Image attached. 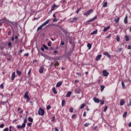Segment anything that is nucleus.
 Masks as SVG:
<instances>
[{"instance_id":"18","label":"nucleus","mask_w":131,"mask_h":131,"mask_svg":"<svg viewBox=\"0 0 131 131\" xmlns=\"http://www.w3.org/2000/svg\"><path fill=\"white\" fill-rule=\"evenodd\" d=\"M45 26L43 24L41 25L39 27H38L37 28V31H39V30H41V29H42V27Z\"/></svg>"},{"instance_id":"14","label":"nucleus","mask_w":131,"mask_h":131,"mask_svg":"<svg viewBox=\"0 0 131 131\" xmlns=\"http://www.w3.org/2000/svg\"><path fill=\"white\" fill-rule=\"evenodd\" d=\"M44 69L43 67H41L39 70V73H43Z\"/></svg>"},{"instance_id":"10","label":"nucleus","mask_w":131,"mask_h":131,"mask_svg":"<svg viewBox=\"0 0 131 131\" xmlns=\"http://www.w3.org/2000/svg\"><path fill=\"white\" fill-rule=\"evenodd\" d=\"M93 100H94V102H95V103H100V100H99V99H98L96 97H94L93 98Z\"/></svg>"},{"instance_id":"63","label":"nucleus","mask_w":131,"mask_h":131,"mask_svg":"<svg viewBox=\"0 0 131 131\" xmlns=\"http://www.w3.org/2000/svg\"><path fill=\"white\" fill-rule=\"evenodd\" d=\"M128 50H131V46L130 45H128Z\"/></svg>"},{"instance_id":"13","label":"nucleus","mask_w":131,"mask_h":131,"mask_svg":"<svg viewBox=\"0 0 131 131\" xmlns=\"http://www.w3.org/2000/svg\"><path fill=\"white\" fill-rule=\"evenodd\" d=\"M26 123H27V119H25L24 121V123L22 124H23V126H26Z\"/></svg>"},{"instance_id":"33","label":"nucleus","mask_w":131,"mask_h":131,"mask_svg":"<svg viewBox=\"0 0 131 131\" xmlns=\"http://www.w3.org/2000/svg\"><path fill=\"white\" fill-rule=\"evenodd\" d=\"M28 121H30V122H33V119H32V118L29 117Z\"/></svg>"},{"instance_id":"45","label":"nucleus","mask_w":131,"mask_h":131,"mask_svg":"<svg viewBox=\"0 0 131 131\" xmlns=\"http://www.w3.org/2000/svg\"><path fill=\"white\" fill-rule=\"evenodd\" d=\"M8 47H9V48L12 47V43L11 42H8Z\"/></svg>"},{"instance_id":"56","label":"nucleus","mask_w":131,"mask_h":131,"mask_svg":"<svg viewBox=\"0 0 131 131\" xmlns=\"http://www.w3.org/2000/svg\"><path fill=\"white\" fill-rule=\"evenodd\" d=\"M110 37H111V34H110V35H107V36L106 37V38H110Z\"/></svg>"},{"instance_id":"25","label":"nucleus","mask_w":131,"mask_h":131,"mask_svg":"<svg viewBox=\"0 0 131 131\" xmlns=\"http://www.w3.org/2000/svg\"><path fill=\"white\" fill-rule=\"evenodd\" d=\"M117 41L118 42H119L120 41V37H119V35H117L116 37Z\"/></svg>"},{"instance_id":"26","label":"nucleus","mask_w":131,"mask_h":131,"mask_svg":"<svg viewBox=\"0 0 131 131\" xmlns=\"http://www.w3.org/2000/svg\"><path fill=\"white\" fill-rule=\"evenodd\" d=\"M126 41H129V37L127 35L125 36Z\"/></svg>"},{"instance_id":"29","label":"nucleus","mask_w":131,"mask_h":131,"mask_svg":"<svg viewBox=\"0 0 131 131\" xmlns=\"http://www.w3.org/2000/svg\"><path fill=\"white\" fill-rule=\"evenodd\" d=\"M97 18V15H96L93 18L90 20V22H92L93 21H95Z\"/></svg>"},{"instance_id":"21","label":"nucleus","mask_w":131,"mask_h":131,"mask_svg":"<svg viewBox=\"0 0 131 131\" xmlns=\"http://www.w3.org/2000/svg\"><path fill=\"white\" fill-rule=\"evenodd\" d=\"M71 94H72V92L71 91L69 92L67 95H66V97L67 98H69V97H70V96H71Z\"/></svg>"},{"instance_id":"31","label":"nucleus","mask_w":131,"mask_h":131,"mask_svg":"<svg viewBox=\"0 0 131 131\" xmlns=\"http://www.w3.org/2000/svg\"><path fill=\"white\" fill-rule=\"evenodd\" d=\"M84 107H85V103L82 104V105H81L80 108V109H83Z\"/></svg>"},{"instance_id":"38","label":"nucleus","mask_w":131,"mask_h":131,"mask_svg":"<svg viewBox=\"0 0 131 131\" xmlns=\"http://www.w3.org/2000/svg\"><path fill=\"white\" fill-rule=\"evenodd\" d=\"M59 62L56 61V62H55V63L54 64L55 67H56V66H59Z\"/></svg>"},{"instance_id":"5","label":"nucleus","mask_w":131,"mask_h":131,"mask_svg":"<svg viewBox=\"0 0 131 131\" xmlns=\"http://www.w3.org/2000/svg\"><path fill=\"white\" fill-rule=\"evenodd\" d=\"M102 73H103V76L107 77L108 76V75H109V73H108L106 70H103L102 71Z\"/></svg>"},{"instance_id":"58","label":"nucleus","mask_w":131,"mask_h":131,"mask_svg":"<svg viewBox=\"0 0 131 131\" xmlns=\"http://www.w3.org/2000/svg\"><path fill=\"white\" fill-rule=\"evenodd\" d=\"M4 131H9V128L7 127L4 129Z\"/></svg>"},{"instance_id":"7","label":"nucleus","mask_w":131,"mask_h":131,"mask_svg":"<svg viewBox=\"0 0 131 131\" xmlns=\"http://www.w3.org/2000/svg\"><path fill=\"white\" fill-rule=\"evenodd\" d=\"M80 92H81V90L80 88H78L75 90V93L76 94H80Z\"/></svg>"},{"instance_id":"1","label":"nucleus","mask_w":131,"mask_h":131,"mask_svg":"<svg viewBox=\"0 0 131 131\" xmlns=\"http://www.w3.org/2000/svg\"><path fill=\"white\" fill-rule=\"evenodd\" d=\"M38 115H41V116H43L45 115V110L40 107L38 111Z\"/></svg>"},{"instance_id":"24","label":"nucleus","mask_w":131,"mask_h":131,"mask_svg":"<svg viewBox=\"0 0 131 131\" xmlns=\"http://www.w3.org/2000/svg\"><path fill=\"white\" fill-rule=\"evenodd\" d=\"M97 32H98V30H95L92 33H91V35H94V34H96V33H97Z\"/></svg>"},{"instance_id":"53","label":"nucleus","mask_w":131,"mask_h":131,"mask_svg":"<svg viewBox=\"0 0 131 131\" xmlns=\"http://www.w3.org/2000/svg\"><path fill=\"white\" fill-rule=\"evenodd\" d=\"M83 116L84 117H85V116H86V113H85V112H84L83 114Z\"/></svg>"},{"instance_id":"59","label":"nucleus","mask_w":131,"mask_h":131,"mask_svg":"<svg viewBox=\"0 0 131 131\" xmlns=\"http://www.w3.org/2000/svg\"><path fill=\"white\" fill-rule=\"evenodd\" d=\"M121 51H122V48H119V49L118 50V52H120Z\"/></svg>"},{"instance_id":"30","label":"nucleus","mask_w":131,"mask_h":131,"mask_svg":"<svg viewBox=\"0 0 131 131\" xmlns=\"http://www.w3.org/2000/svg\"><path fill=\"white\" fill-rule=\"evenodd\" d=\"M16 74L17 75H21V74H22V72L17 70L16 71Z\"/></svg>"},{"instance_id":"42","label":"nucleus","mask_w":131,"mask_h":131,"mask_svg":"<svg viewBox=\"0 0 131 131\" xmlns=\"http://www.w3.org/2000/svg\"><path fill=\"white\" fill-rule=\"evenodd\" d=\"M51 106L50 105H49L47 106V110H50V109H51Z\"/></svg>"},{"instance_id":"46","label":"nucleus","mask_w":131,"mask_h":131,"mask_svg":"<svg viewBox=\"0 0 131 131\" xmlns=\"http://www.w3.org/2000/svg\"><path fill=\"white\" fill-rule=\"evenodd\" d=\"M32 125V123H28L27 124L28 126H29V127L31 126Z\"/></svg>"},{"instance_id":"4","label":"nucleus","mask_w":131,"mask_h":131,"mask_svg":"<svg viewBox=\"0 0 131 131\" xmlns=\"http://www.w3.org/2000/svg\"><path fill=\"white\" fill-rule=\"evenodd\" d=\"M56 8H58V6L56 5V4H53L51 7V9L50 12H53V11H54Z\"/></svg>"},{"instance_id":"3","label":"nucleus","mask_w":131,"mask_h":131,"mask_svg":"<svg viewBox=\"0 0 131 131\" xmlns=\"http://www.w3.org/2000/svg\"><path fill=\"white\" fill-rule=\"evenodd\" d=\"M93 9H90L88 10V11L83 13L84 16H89V15H90L91 14H92V13H93Z\"/></svg>"},{"instance_id":"40","label":"nucleus","mask_w":131,"mask_h":131,"mask_svg":"<svg viewBox=\"0 0 131 131\" xmlns=\"http://www.w3.org/2000/svg\"><path fill=\"white\" fill-rule=\"evenodd\" d=\"M88 125H90V123H85L84 124V126H85V127H88Z\"/></svg>"},{"instance_id":"32","label":"nucleus","mask_w":131,"mask_h":131,"mask_svg":"<svg viewBox=\"0 0 131 131\" xmlns=\"http://www.w3.org/2000/svg\"><path fill=\"white\" fill-rule=\"evenodd\" d=\"M88 48H89V50H91L92 49V44L89 43L88 44Z\"/></svg>"},{"instance_id":"12","label":"nucleus","mask_w":131,"mask_h":131,"mask_svg":"<svg viewBox=\"0 0 131 131\" xmlns=\"http://www.w3.org/2000/svg\"><path fill=\"white\" fill-rule=\"evenodd\" d=\"M62 82L61 81L57 82L56 85V88H59V86H61V85H62Z\"/></svg>"},{"instance_id":"16","label":"nucleus","mask_w":131,"mask_h":131,"mask_svg":"<svg viewBox=\"0 0 131 131\" xmlns=\"http://www.w3.org/2000/svg\"><path fill=\"white\" fill-rule=\"evenodd\" d=\"M77 20H78V17H74L73 19L71 20V22H75L77 21Z\"/></svg>"},{"instance_id":"57","label":"nucleus","mask_w":131,"mask_h":131,"mask_svg":"<svg viewBox=\"0 0 131 131\" xmlns=\"http://www.w3.org/2000/svg\"><path fill=\"white\" fill-rule=\"evenodd\" d=\"M55 116H53L52 117V122H54V121L55 120Z\"/></svg>"},{"instance_id":"39","label":"nucleus","mask_w":131,"mask_h":131,"mask_svg":"<svg viewBox=\"0 0 131 131\" xmlns=\"http://www.w3.org/2000/svg\"><path fill=\"white\" fill-rule=\"evenodd\" d=\"M107 109H108V106H105L104 108V112H106V111H107Z\"/></svg>"},{"instance_id":"51","label":"nucleus","mask_w":131,"mask_h":131,"mask_svg":"<svg viewBox=\"0 0 131 131\" xmlns=\"http://www.w3.org/2000/svg\"><path fill=\"white\" fill-rule=\"evenodd\" d=\"M77 75L78 76H81V73H77Z\"/></svg>"},{"instance_id":"20","label":"nucleus","mask_w":131,"mask_h":131,"mask_svg":"<svg viewBox=\"0 0 131 131\" xmlns=\"http://www.w3.org/2000/svg\"><path fill=\"white\" fill-rule=\"evenodd\" d=\"M101 57H102V55H99L97 56L96 57V61H98V60H100Z\"/></svg>"},{"instance_id":"11","label":"nucleus","mask_w":131,"mask_h":131,"mask_svg":"<svg viewBox=\"0 0 131 131\" xmlns=\"http://www.w3.org/2000/svg\"><path fill=\"white\" fill-rule=\"evenodd\" d=\"M50 19H47L44 23L42 24V25L44 26H46V25H47V24H49V23L50 22Z\"/></svg>"},{"instance_id":"41","label":"nucleus","mask_w":131,"mask_h":131,"mask_svg":"<svg viewBox=\"0 0 131 131\" xmlns=\"http://www.w3.org/2000/svg\"><path fill=\"white\" fill-rule=\"evenodd\" d=\"M69 112H71V113H72V112H73V107H71L70 108Z\"/></svg>"},{"instance_id":"49","label":"nucleus","mask_w":131,"mask_h":131,"mask_svg":"<svg viewBox=\"0 0 131 131\" xmlns=\"http://www.w3.org/2000/svg\"><path fill=\"white\" fill-rule=\"evenodd\" d=\"M5 126L4 124H2L0 125V127L1 128H3V127H4V126Z\"/></svg>"},{"instance_id":"8","label":"nucleus","mask_w":131,"mask_h":131,"mask_svg":"<svg viewBox=\"0 0 131 131\" xmlns=\"http://www.w3.org/2000/svg\"><path fill=\"white\" fill-rule=\"evenodd\" d=\"M125 103V102L124 101V100L121 99L120 101V106H123L124 104Z\"/></svg>"},{"instance_id":"36","label":"nucleus","mask_w":131,"mask_h":131,"mask_svg":"<svg viewBox=\"0 0 131 131\" xmlns=\"http://www.w3.org/2000/svg\"><path fill=\"white\" fill-rule=\"evenodd\" d=\"M107 2H105L103 5V8H107Z\"/></svg>"},{"instance_id":"27","label":"nucleus","mask_w":131,"mask_h":131,"mask_svg":"<svg viewBox=\"0 0 131 131\" xmlns=\"http://www.w3.org/2000/svg\"><path fill=\"white\" fill-rule=\"evenodd\" d=\"M100 89H101V92H103V91H104V89H105V86L103 85H101L100 86Z\"/></svg>"},{"instance_id":"55","label":"nucleus","mask_w":131,"mask_h":131,"mask_svg":"<svg viewBox=\"0 0 131 131\" xmlns=\"http://www.w3.org/2000/svg\"><path fill=\"white\" fill-rule=\"evenodd\" d=\"M24 56L26 57H28V56H29V53H26L24 54Z\"/></svg>"},{"instance_id":"43","label":"nucleus","mask_w":131,"mask_h":131,"mask_svg":"<svg viewBox=\"0 0 131 131\" xmlns=\"http://www.w3.org/2000/svg\"><path fill=\"white\" fill-rule=\"evenodd\" d=\"M48 47H51V46H52V42L49 41V42L48 43Z\"/></svg>"},{"instance_id":"47","label":"nucleus","mask_w":131,"mask_h":131,"mask_svg":"<svg viewBox=\"0 0 131 131\" xmlns=\"http://www.w3.org/2000/svg\"><path fill=\"white\" fill-rule=\"evenodd\" d=\"M100 102H101V105H104V100H100Z\"/></svg>"},{"instance_id":"60","label":"nucleus","mask_w":131,"mask_h":131,"mask_svg":"<svg viewBox=\"0 0 131 131\" xmlns=\"http://www.w3.org/2000/svg\"><path fill=\"white\" fill-rule=\"evenodd\" d=\"M3 20H5V21H7V18H6V17L4 18L3 19H0V21H2Z\"/></svg>"},{"instance_id":"37","label":"nucleus","mask_w":131,"mask_h":131,"mask_svg":"<svg viewBox=\"0 0 131 131\" xmlns=\"http://www.w3.org/2000/svg\"><path fill=\"white\" fill-rule=\"evenodd\" d=\"M43 47L46 49V50H49V47H48V46L43 45Z\"/></svg>"},{"instance_id":"64","label":"nucleus","mask_w":131,"mask_h":131,"mask_svg":"<svg viewBox=\"0 0 131 131\" xmlns=\"http://www.w3.org/2000/svg\"><path fill=\"white\" fill-rule=\"evenodd\" d=\"M58 53V51H54V55H56Z\"/></svg>"},{"instance_id":"35","label":"nucleus","mask_w":131,"mask_h":131,"mask_svg":"<svg viewBox=\"0 0 131 131\" xmlns=\"http://www.w3.org/2000/svg\"><path fill=\"white\" fill-rule=\"evenodd\" d=\"M126 115H127V112H125L124 114L123 115V118H125L126 117Z\"/></svg>"},{"instance_id":"54","label":"nucleus","mask_w":131,"mask_h":131,"mask_svg":"<svg viewBox=\"0 0 131 131\" xmlns=\"http://www.w3.org/2000/svg\"><path fill=\"white\" fill-rule=\"evenodd\" d=\"M55 131H59V129L57 127H54Z\"/></svg>"},{"instance_id":"6","label":"nucleus","mask_w":131,"mask_h":131,"mask_svg":"<svg viewBox=\"0 0 131 131\" xmlns=\"http://www.w3.org/2000/svg\"><path fill=\"white\" fill-rule=\"evenodd\" d=\"M15 77H16V73L14 72L11 75V80H14V79H15Z\"/></svg>"},{"instance_id":"2","label":"nucleus","mask_w":131,"mask_h":131,"mask_svg":"<svg viewBox=\"0 0 131 131\" xmlns=\"http://www.w3.org/2000/svg\"><path fill=\"white\" fill-rule=\"evenodd\" d=\"M29 94V93H28V92H26L24 95V98H25V99H27L28 102H29L30 101V98L29 97V95H28Z\"/></svg>"},{"instance_id":"22","label":"nucleus","mask_w":131,"mask_h":131,"mask_svg":"<svg viewBox=\"0 0 131 131\" xmlns=\"http://www.w3.org/2000/svg\"><path fill=\"white\" fill-rule=\"evenodd\" d=\"M52 91H53L54 94H55V95H56L57 92V90H56V88L53 87V89H52Z\"/></svg>"},{"instance_id":"19","label":"nucleus","mask_w":131,"mask_h":131,"mask_svg":"<svg viewBox=\"0 0 131 131\" xmlns=\"http://www.w3.org/2000/svg\"><path fill=\"white\" fill-rule=\"evenodd\" d=\"M17 128H24L25 127V126H23V124H22V125H17Z\"/></svg>"},{"instance_id":"23","label":"nucleus","mask_w":131,"mask_h":131,"mask_svg":"<svg viewBox=\"0 0 131 131\" xmlns=\"http://www.w3.org/2000/svg\"><path fill=\"white\" fill-rule=\"evenodd\" d=\"M124 22L125 24H127V16L126 15L125 16V17L124 18Z\"/></svg>"},{"instance_id":"50","label":"nucleus","mask_w":131,"mask_h":131,"mask_svg":"<svg viewBox=\"0 0 131 131\" xmlns=\"http://www.w3.org/2000/svg\"><path fill=\"white\" fill-rule=\"evenodd\" d=\"M75 116H76L75 114L73 115L72 116V119H74V118H75Z\"/></svg>"},{"instance_id":"52","label":"nucleus","mask_w":131,"mask_h":131,"mask_svg":"<svg viewBox=\"0 0 131 131\" xmlns=\"http://www.w3.org/2000/svg\"><path fill=\"white\" fill-rule=\"evenodd\" d=\"M61 46H64L65 45V42L63 41H61Z\"/></svg>"},{"instance_id":"61","label":"nucleus","mask_w":131,"mask_h":131,"mask_svg":"<svg viewBox=\"0 0 131 131\" xmlns=\"http://www.w3.org/2000/svg\"><path fill=\"white\" fill-rule=\"evenodd\" d=\"M65 0H62L61 1V4H65Z\"/></svg>"},{"instance_id":"9","label":"nucleus","mask_w":131,"mask_h":131,"mask_svg":"<svg viewBox=\"0 0 131 131\" xmlns=\"http://www.w3.org/2000/svg\"><path fill=\"white\" fill-rule=\"evenodd\" d=\"M103 55H104L105 56H106L107 58H111V55H110V54H109V53L107 52L103 53Z\"/></svg>"},{"instance_id":"62","label":"nucleus","mask_w":131,"mask_h":131,"mask_svg":"<svg viewBox=\"0 0 131 131\" xmlns=\"http://www.w3.org/2000/svg\"><path fill=\"white\" fill-rule=\"evenodd\" d=\"M127 105H128V106H131V99H130L129 103Z\"/></svg>"},{"instance_id":"44","label":"nucleus","mask_w":131,"mask_h":131,"mask_svg":"<svg viewBox=\"0 0 131 131\" xmlns=\"http://www.w3.org/2000/svg\"><path fill=\"white\" fill-rule=\"evenodd\" d=\"M0 88L1 89H2V90H4V84H1L0 85Z\"/></svg>"},{"instance_id":"34","label":"nucleus","mask_w":131,"mask_h":131,"mask_svg":"<svg viewBox=\"0 0 131 131\" xmlns=\"http://www.w3.org/2000/svg\"><path fill=\"white\" fill-rule=\"evenodd\" d=\"M121 84L123 89H125V85L124 84V82H123V81L121 82Z\"/></svg>"},{"instance_id":"48","label":"nucleus","mask_w":131,"mask_h":131,"mask_svg":"<svg viewBox=\"0 0 131 131\" xmlns=\"http://www.w3.org/2000/svg\"><path fill=\"white\" fill-rule=\"evenodd\" d=\"M53 22H58V19H57V18H54L53 20Z\"/></svg>"},{"instance_id":"28","label":"nucleus","mask_w":131,"mask_h":131,"mask_svg":"<svg viewBox=\"0 0 131 131\" xmlns=\"http://www.w3.org/2000/svg\"><path fill=\"white\" fill-rule=\"evenodd\" d=\"M64 105H65V100L63 99L62 100V102H61L62 107H64Z\"/></svg>"},{"instance_id":"15","label":"nucleus","mask_w":131,"mask_h":131,"mask_svg":"<svg viewBox=\"0 0 131 131\" xmlns=\"http://www.w3.org/2000/svg\"><path fill=\"white\" fill-rule=\"evenodd\" d=\"M119 20H120V18L117 17V18H115L114 19V22L116 23H118L119 22Z\"/></svg>"},{"instance_id":"17","label":"nucleus","mask_w":131,"mask_h":131,"mask_svg":"<svg viewBox=\"0 0 131 131\" xmlns=\"http://www.w3.org/2000/svg\"><path fill=\"white\" fill-rule=\"evenodd\" d=\"M108 29H110V26H108L106 28H104L103 29V32H106V31H107V30H108Z\"/></svg>"}]
</instances>
